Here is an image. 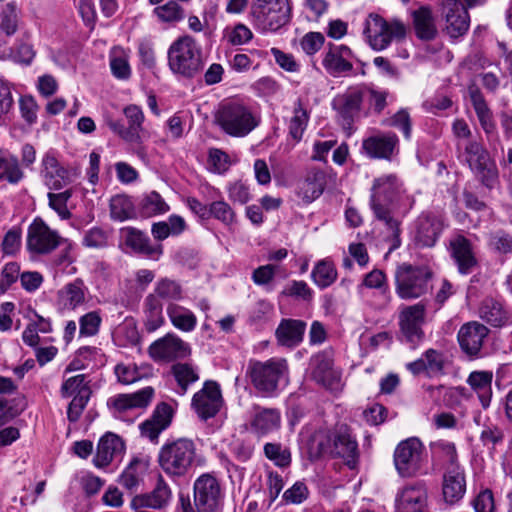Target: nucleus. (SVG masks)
<instances>
[{"label":"nucleus","instance_id":"ea45409f","mask_svg":"<svg viewBox=\"0 0 512 512\" xmlns=\"http://www.w3.org/2000/svg\"><path fill=\"white\" fill-rule=\"evenodd\" d=\"M25 174L18 157L9 151L0 150V181L18 184Z\"/></svg>","mask_w":512,"mask_h":512},{"label":"nucleus","instance_id":"6e6d98bb","mask_svg":"<svg viewBox=\"0 0 512 512\" xmlns=\"http://www.w3.org/2000/svg\"><path fill=\"white\" fill-rule=\"evenodd\" d=\"M154 14L163 23H177L184 19V9L175 1H168L154 9Z\"/></svg>","mask_w":512,"mask_h":512},{"label":"nucleus","instance_id":"f8f14e48","mask_svg":"<svg viewBox=\"0 0 512 512\" xmlns=\"http://www.w3.org/2000/svg\"><path fill=\"white\" fill-rule=\"evenodd\" d=\"M62 237L57 230L40 217L29 224L26 234V249L31 256H46L54 252L62 243Z\"/></svg>","mask_w":512,"mask_h":512},{"label":"nucleus","instance_id":"f03ea898","mask_svg":"<svg viewBox=\"0 0 512 512\" xmlns=\"http://www.w3.org/2000/svg\"><path fill=\"white\" fill-rule=\"evenodd\" d=\"M123 114L127 120L125 126L120 120L108 118L106 123L108 127L129 144L130 151L141 161H147V147L144 141L149 138V133L144 129L143 123L145 115L141 107L130 104L123 108Z\"/></svg>","mask_w":512,"mask_h":512},{"label":"nucleus","instance_id":"0eeeda50","mask_svg":"<svg viewBox=\"0 0 512 512\" xmlns=\"http://www.w3.org/2000/svg\"><path fill=\"white\" fill-rule=\"evenodd\" d=\"M196 445L193 440L179 438L164 444L158 454L161 469L169 476H184L196 460Z\"/></svg>","mask_w":512,"mask_h":512},{"label":"nucleus","instance_id":"7c9ffc66","mask_svg":"<svg viewBox=\"0 0 512 512\" xmlns=\"http://www.w3.org/2000/svg\"><path fill=\"white\" fill-rule=\"evenodd\" d=\"M451 256L455 261L459 273L470 274L477 265L470 240L462 235H457L450 241Z\"/></svg>","mask_w":512,"mask_h":512},{"label":"nucleus","instance_id":"6e6552de","mask_svg":"<svg viewBox=\"0 0 512 512\" xmlns=\"http://www.w3.org/2000/svg\"><path fill=\"white\" fill-rule=\"evenodd\" d=\"M431 278L428 266L402 263L395 271L396 294L404 300L419 298L429 291Z\"/></svg>","mask_w":512,"mask_h":512},{"label":"nucleus","instance_id":"052dcab7","mask_svg":"<svg viewBox=\"0 0 512 512\" xmlns=\"http://www.w3.org/2000/svg\"><path fill=\"white\" fill-rule=\"evenodd\" d=\"M22 246V230L19 226L9 229L1 243V250L4 255L17 254Z\"/></svg>","mask_w":512,"mask_h":512},{"label":"nucleus","instance_id":"f257e3e1","mask_svg":"<svg viewBox=\"0 0 512 512\" xmlns=\"http://www.w3.org/2000/svg\"><path fill=\"white\" fill-rule=\"evenodd\" d=\"M247 375L255 390L265 398L277 397L289 383V369L285 359L251 361Z\"/></svg>","mask_w":512,"mask_h":512},{"label":"nucleus","instance_id":"4468645a","mask_svg":"<svg viewBox=\"0 0 512 512\" xmlns=\"http://www.w3.org/2000/svg\"><path fill=\"white\" fill-rule=\"evenodd\" d=\"M464 156L465 161L471 170L477 174L481 182L492 188L497 179V171L487 150L479 142L469 141L465 145Z\"/></svg>","mask_w":512,"mask_h":512},{"label":"nucleus","instance_id":"7ed1b4c3","mask_svg":"<svg viewBox=\"0 0 512 512\" xmlns=\"http://www.w3.org/2000/svg\"><path fill=\"white\" fill-rule=\"evenodd\" d=\"M319 455L343 458L350 468H354L358 458V445L350 430L344 426L335 429H319L312 440Z\"/></svg>","mask_w":512,"mask_h":512},{"label":"nucleus","instance_id":"58836bf2","mask_svg":"<svg viewBox=\"0 0 512 512\" xmlns=\"http://www.w3.org/2000/svg\"><path fill=\"white\" fill-rule=\"evenodd\" d=\"M492 371H473L467 378V383L477 394L483 408L490 405L492 398Z\"/></svg>","mask_w":512,"mask_h":512},{"label":"nucleus","instance_id":"c756f323","mask_svg":"<svg viewBox=\"0 0 512 512\" xmlns=\"http://www.w3.org/2000/svg\"><path fill=\"white\" fill-rule=\"evenodd\" d=\"M125 443L122 438L112 432L105 433L98 441L93 463L97 468L110 465L115 459L122 457Z\"/></svg>","mask_w":512,"mask_h":512},{"label":"nucleus","instance_id":"c9c22d12","mask_svg":"<svg viewBox=\"0 0 512 512\" xmlns=\"http://www.w3.org/2000/svg\"><path fill=\"white\" fill-rule=\"evenodd\" d=\"M442 230L443 223L438 217L424 215L418 221L416 241L423 247H432L435 245Z\"/></svg>","mask_w":512,"mask_h":512},{"label":"nucleus","instance_id":"603ef678","mask_svg":"<svg viewBox=\"0 0 512 512\" xmlns=\"http://www.w3.org/2000/svg\"><path fill=\"white\" fill-rule=\"evenodd\" d=\"M110 68L116 78L128 79L131 75L128 52L123 48L115 47L110 55Z\"/></svg>","mask_w":512,"mask_h":512},{"label":"nucleus","instance_id":"13d9d810","mask_svg":"<svg viewBox=\"0 0 512 512\" xmlns=\"http://www.w3.org/2000/svg\"><path fill=\"white\" fill-rule=\"evenodd\" d=\"M422 356L427 366L428 376H438L444 374L446 356L443 352L429 348L423 353Z\"/></svg>","mask_w":512,"mask_h":512},{"label":"nucleus","instance_id":"2f4dec72","mask_svg":"<svg viewBox=\"0 0 512 512\" xmlns=\"http://www.w3.org/2000/svg\"><path fill=\"white\" fill-rule=\"evenodd\" d=\"M121 233L125 238V243L133 251L146 255L152 259H158L163 253L161 244L153 245L149 237L132 227H125L121 229Z\"/></svg>","mask_w":512,"mask_h":512},{"label":"nucleus","instance_id":"393cba45","mask_svg":"<svg viewBox=\"0 0 512 512\" xmlns=\"http://www.w3.org/2000/svg\"><path fill=\"white\" fill-rule=\"evenodd\" d=\"M312 378L327 388H334L340 381L341 373L333 367V351L324 350L315 354L310 361Z\"/></svg>","mask_w":512,"mask_h":512},{"label":"nucleus","instance_id":"a211bd4d","mask_svg":"<svg viewBox=\"0 0 512 512\" xmlns=\"http://www.w3.org/2000/svg\"><path fill=\"white\" fill-rule=\"evenodd\" d=\"M150 357L158 362H172L185 358L189 355L190 349L180 337L168 333L164 337L154 341L148 348Z\"/></svg>","mask_w":512,"mask_h":512},{"label":"nucleus","instance_id":"338daca9","mask_svg":"<svg viewBox=\"0 0 512 512\" xmlns=\"http://www.w3.org/2000/svg\"><path fill=\"white\" fill-rule=\"evenodd\" d=\"M91 396V392H87L86 390H83L80 395H75L70 402L67 410V417L70 422H76L83 410L85 409L89 399Z\"/></svg>","mask_w":512,"mask_h":512},{"label":"nucleus","instance_id":"bb28decb","mask_svg":"<svg viewBox=\"0 0 512 512\" xmlns=\"http://www.w3.org/2000/svg\"><path fill=\"white\" fill-rule=\"evenodd\" d=\"M466 493V477L460 465L447 466L442 477V496L448 505L460 502Z\"/></svg>","mask_w":512,"mask_h":512},{"label":"nucleus","instance_id":"79ce46f5","mask_svg":"<svg viewBox=\"0 0 512 512\" xmlns=\"http://www.w3.org/2000/svg\"><path fill=\"white\" fill-rule=\"evenodd\" d=\"M166 313L171 324L182 332H191L197 325L195 314L180 304L167 305Z\"/></svg>","mask_w":512,"mask_h":512},{"label":"nucleus","instance_id":"774afa93","mask_svg":"<svg viewBox=\"0 0 512 512\" xmlns=\"http://www.w3.org/2000/svg\"><path fill=\"white\" fill-rule=\"evenodd\" d=\"M208 165L211 171L223 173L229 168V157L220 149H210L208 155Z\"/></svg>","mask_w":512,"mask_h":512},{"label":"nucleus","instance_id":"423d86ee","mask_svg":"<svg viewBox=\"0 0 512 512\" xmlns=\"http://www.w3.org/2000/svg\"><path fill=\"white\" fill-rule=\"evenodd\" d=\"M254 27L261 33H276L292 19L291 0H254L251 6Z\"/></svg>","mask_w":512,"mask_h":512},{"label":"nucleus","instance_id":"bf43d9fd","mask_svg":"<svg viewBox=\"0 0 512 512\" xmlns=\"http://www.w3.org/2000/svg\"><path fill=\"white\" fill-rule=\"evenodd\" d=\"M264 454L278 467H288L291 463L290 450L279 443H266Z\"/></svg>","mask_w":512,"mask_h":512},{"label":"nucleus","instance_id":"aec40b11","mask_svg":"<svg viewBox=\"0 0 512 512\" xmlns=\"http://www.w3.org/2000/svg\"><path fill=\"white\" fill-rule=\"evenodd\" d=\"M222 394L215 381H206L203 388L194 394L192 407L202 420L214 417L222 406Z\"/></svg>","mask_w":512,"mask_h":512},{"label":"nucleus","instance_id":"09e8293b","mask_svg":"<svg viewBox=\"0 0 512 512\" xmlns=\"http://www.w3.org/2000/svg\"><path fill=\"white\" fill-rule=\"evenodd\" d=\"M110 216L115 221H126L136 217V210L127 195H115L110 200Z\"/></svg>","mask_w":512,"mask_h":512},{"label":"nucleus","instance_id":"c85d7f7f","mask_svg":"<svg viewBox=\"0 0 512 512\" xmlns=\"http://www.w3.org/2000/svg\"><path fill=\"white\" fill-rule=\"evenodd\" d=\"M488 333V328L479 322L473 321L462 325L457 335L462 351L472 357L478 356Z\"/></svg>","mask_w":512,"mask_h":512},{"label":"nucleus","instance_id":"20e7f679","mask_svg":"<svg viewBox=\"0 0 512 512\" xmlns=\"http://www.w3.org/2000/svg\"><path fill=\"white\" fill-rule=\"evenodd\" d=\"M167 56L170 70L188 79L199 74L205 64L201 46L189 35L176 39L170 45Z\"/></svg>","mask_w":512,"mask_h":512},{"label":"nucleus","instance_id":"c03bdc74","mask_svg":"<svg viewBox=\"0 0 512 512\" xmlns=\"http://www.w3.org/2000/svg\"><path fill=\"white\" fill-rule=\"evenodd\" d=\"M86 287L82 280L76 279L59 291V301L64 309L74 310L85 302Z\"/></svg>","mask_w":512,"mask_h":512},{"label":"nucleus","instance_id":"ddd939ff","mask_svg":"<svg viewBox=\"0 0 512 512\" xmlns=\"http://www.w3.org/2000/svg\"><path fill=\"white\" fill-rule=\"evenodd\" d=\"M193 499L198 512H218L224 492L220 481L211 473H203L193 483Z\"/></svg>","mask_w":512,"mask_h":512},{"label":"nucleus","instance_id":"8fccbe9b","mask_svg":"<svg viewBox=\"0 0 512 512\" xmlns=\"http://www.w3.org/2000/svg\"><path fill=\"white\" fill-rule=\"evenodd\" d=\"M313 282L321 289L332 285L337 279V271L329 260L319 261L311 272Z\"/></svg>","mask_w":512,"mask_h":512},{"label":"nucleus","instance_id":"69168bd1","mask_svg":"<svg viewBox=\"0 0 512 512\" xmlns=\"http://www.w3.org/2000/svg\"><path fill=\"white\" fill-rule=\"evenodd\" d=\"M18 15L14 3H7L0 17V28L8 36L17 31Z\"/></svg>","mask_w":512,"mask_h":512},{"label":"nucleus","instance_id":"9b49d317","mask_svg":"<svg viewBox=\"0 0 512 512\" xmlns=\"http://www.w3.org/2000/svg\"><path fill=\"white\" fill-rule=\"evenodd\" d=\"M394 466L403 478L423 474L426 465V453L423 443L416 437L401 441L394 450Z\"/></svg>","mask_w":512,"mask_h":512},{"label":"nucleus","instance_id":"49530a36","mask_svg":"<svg viewBox=\"0 0 512 512\" xmlns=\"http://www.w3.org/2000/svg\"><path fill=\"white\" fill-rule=\"evenodd\" d=\"M169 209V205L156 191L144 194L139 203V212L141 216L146 218L164 214Z\"/></svg>","mask_w":512,"mask_h":512},{"label":"nucleus","instance_id":"2eb2a0df","mask_svg":"<svg viewBox=\"0 0 512 512\" xmlns=\"http://www.w3.org/2000/svg\"><path fill=\"white\" fill-rule=\"evenodd\" d=\"M399 137L392 131L376 132L363 139L361 149L370 159L392 161L399 155Z\"/></svg>","mask_w":512,"mask_h":512},{"label":"nucleus","instance_id":"412c9836","mask_svg":"<svg viewBox=\"0 0 512 512\" xmlns=\"http://www.w3.org/2000/svg\"><path fill=\"white\" fill-rule=\"evenodd\" d=\"M428 489L424 481L404 485L397 493L395 507L397 512H423L427 506Z\"/></svg>","mask_w":512,"mask_h":512},{"label":"nucleus","instance_id":"f3484780","mask_svg":"<svg viewBox=\"0 0 512 512\" xmlns=\"http://www.w3.org/2000/svg\"><path fill=\"white\" fill-rule=\"evenodd\" d=\"M425 311L426 307L421 302L406 306L400 311V331L407 342L415 345L424 338L422 325L425 321Z\"/></svg>","mask_w":512,"mask_h":512},{"label":"nucleus","instance_id":"e2e57ef3","mask_svg":"<svg viewBox=\"0 0 512 512\" xmlns=\"http://www.w3.org/2000/svg\"><path fill=\"white\" fill-rule=\"evenodd\" d=\"M83 390L91 392L88 382H86V376L79 374L64 381L61 386V395L64 398H68L72 395H80Z\"/></svg>","mask_w":512,"mask_h":512},{"label":"nucleus","instance_id":"e433bc0d","mask_svg":"<svg viewBox=\"0 0 512 512\" xmlns=\"http://www.w3.org/2000/svg\"><path fill=\"white\" fill-rule=\"evenodd\" d=\"M480 317L494 327L512 324V314L503 305L492 298L485 299L479 309Z\"/></svg>","mask_w":512,"mask_h":512},{"label":"nucleus","instance_id":"de8ad7c7","mask_svg":"<svg viewBox=\"0 0 512 512\" xmlns=\"http://www.w3.org/2000/svg\"><path fill=\"white\" fill-rule=\"evenodd\" d=\"M172 374L177 382V393L184 395L189 386L199 380L197 370L188 363H176L172 366Z\"/></svg>","mask_w":512,"mask_h":512},{"label":"nucleus","instance_id":"4be33fe9","mask_svg":"<svg viewBox=\"0 0 512 512\" xmlns=\"http://www.w3.org/2000/svg\"><path fill=\"white\" fill-rule=\"evenodd\" d=\"M40 176L50 190H61L72 183L70 171L60 163L53 151L43 155Z\"/></svg>","mask_w":512,"mask_h":512},{"label":"nucleus","instance_id":"5701e85b","mask_svg":"<svg viewBox=\"0 0 512 512\" xmlns=\"http://www.w3.org/2000/svg\"><path fill=\"white\" fill-rule=\"evenodd\" d=\"M441 14L445 20V32L451 38L463 36L469 29L470 16L468 8L457 0H446L442 3Z\"/></svg>","mask_w":512,"mask_h":512},{"label":"nucleus","instance_id":"37998d69","mask_svg":"<svg viewBox=\"0 0 512 512\" xmlns=\"http://www.w3.org/2000/svg\"><path fill=\"white\" fill-rule=\"evenodd\" d=\"M412 16L417 37L422 40H432L437 34V29L431 9L422 6L415 10Z\"/></svg>","mask_w":512,"mask_h":512},{"label":"nucleus","instance_id":"a18cd8bd","mask_svg":"<svg viewBox=\"0 0 512 512\" xmlns=\"http://www.w3.org/2000/svg\"><path fill=\"white\" fill-rule=\"evenodd\" d=\"M146 464L140 459H133L118 478V483L125 489L134 492L143 482Z\"/></svg>","mask_w":512,"mask_h":512},{"label":"nucleus","instance_id":"5fc2aeb1","mask_svg":"<svg viewBox=\"0 0 512 512\" xmlns=\"http://www.w3.org/2000/svg\"><path fill=\"white\" fill-rule=\"evenodd\" d=\"M431 450L435 460L444 462L447 466L459 465L457 463V451L454 443L439 440L432 443Z\"/></svg>","mask_w":512,"mask_h":512},{"label":"nucleus","instance_id":"680f3d73","mask_svg":"<svg viewBox=\"0 0 512 512\" xmlns=\"http://www.w3.org/2000/svg\"><path fill=\"white\" fill-rule=\"evenodd\" d=\"M102 319L97 311H91L79 319V334L84 337L95 336L99 332Z\"/></svg>","mask_w":512,"mask_h":512},{"label":"nucleus","instance_id":"3c124183","mask_svg":"<svg viewBox=\"0 0 512 512\" xmlns=\"http://www.w3.org/2000/svg\"><path fill=\"white\" fill-rule=\"evenodd\" d=\"M113 337L120 345H137L140 336L134 319L125 318V320L115 328Z\"/></svg>","mask_w":512,"mask_h":512},{"label":"nucleus","instance_id":"b1692460","mask_svg":"<svg viewBox=\"0 0 512 512\" xmlns=\"http://www.w3.org/2000/svg\"><path fill=\"white\" fill-rule=\"evenodd\" d=\"M172 489L162 475H159L154 488L147 493L138 494L131 501V508L163 510L167 508L172 500Z\"/></svg>","mask_w":512,"mask_h":512},{"label":"nucleus","instance_id":"473e14b6","mask_svg":"<svg viewBox=\"0 0 512 512\" xmlns=\"http://www.w3.org/2000/svg\"><path fill=\"white\" fill-rule=\"evenodd\" d=\"M253 409L254 415L251 420V428L256 434L265 436L280 429L281 413L277 408H265L255 405Z\"/></svg>","mask_w":512,"mask_h":512},{"label":"nucleus","instance_id":"f704fd0d","mask_svg":"<svg viewBox=\"0 0 512 512\" xmlns=\"http://www.w3.org/2000/svg\"><path fill=\"white\" fill-rule=\"evenodd\" d=\"M306 323L301 320L283 319L276 329L277 341L282 346L295 347L303 340Z\"/></svg>","mask_w":512,"mask_h":512},{"label":"nucleus","instance_id":"9d476101","mask_svg":"<svg viewBox=\"0 0 512 512\" xmlns=\"http://www.w3.org/2000/svg\"><path fill=\"white\" fill-rule=\"evenodd\" d=\"M363 33L373 50L382 51L392 41L405 39L407 28L399 20L388 22L378 14H370L365 21Z\"/></svg>","mask_w":512,"mask_h":512},{"label":"nucleus","instance_id":"1a4fd4ad","mask_svg":"<svg viewBox=\"0 0 512 512\" xmlns=\"http://www.w3.org/2000/svg\"><path fill=\"white\" fill-rule=\"evenodd\" d=\"M370 205H401L409 212L414 204L401 179L394 173L381 175L373 180L370 189Z\"/></svg>","mask_w":512,"mask_h":512},{"label":"nucleus","instance_id":"a19ab883","mask_svg":"<svg viewBox=\"0 0 512 512\" xmlns=\"http://www.w3.org/2000/svg\"><path fill=\"white\" fill-rule=\"evenodd\" d=\"M143 323L147 332H154L165 323L163 304L148 294L143 302Z\"/></svg>","mask_w":512,"mask_h":512},{"label":"nucleus","instance_id":"864d4df0","mask_svg":"<svg viewBox=\"0 0 512 512\" xmlns=\"http://www.w3.org/2000/svg\"><path fill=\"white\" fill-rule=\"evenodd\" d=\"M309 121V114L305 108H303L302 103L298 101L295 104L293 110V116L289 123V134L295 141H300L302 139L303 133L306 130L307 124Z\"/></svg>","mask_w":512,"mask_h":512},{"label":"nucleus","instance_id":"a878e982","mask_svg":"<svg viewBox=\"0 0 512 512\" xmlns=\"http://www.w3.org/2000/svg\"><path fill=\"white\" fill-rule=\"evenodd\" d=\"M154 395V389L145 387L135 393L118 394L107 401V405L114 417L120 418L129 410L146 408Z\"/></svg>","mask_w":512,"mask_h":512},{"label":"nucleus","instance_id":"72a5a7b5","mask_svg":"<svg viewBox=\"0 0 512 512\" xmlns=\"http://www.w3.org/2000/svg\"><path fill=\"white\" fill-rule=\"evenodd\" d=\"M326 185L325 173L321 169L311 168L305 179L299 184L297 195L304 203H311L323 193Z\"/></svg>","mask_w":512,"mask_h":512},{"label":"nucleus","instance_id":"0e129e2a","mask_svg":"<svg viewBox=\"0 0 512 512\" xmlns=\"http://www.w3.org/2000/svg\"><path fill=\"white\" fill-rule=\"evenodd\" d=\"M210 216H213L225 225H232L236 221L233 209L225 201L212 202L210 204Z\"/></svg>","mask_w":512,"mask_h":512},{"label":"nucleus","instance_id":"4d7b16f0","mask_svg":"<svg viewBox=\"0 0 512 512\" xmlns=\"http://www.w3.org/2000/svg\"><path fill=\"white\" fill-rule=\"evenodd\" d=\"M72 194V189H66L58 193L49 192L47 195L49 207L53 209L63 220L71 217V212L67 207V202L71 198Z\"/></svg>","mask_w":512,"mask_h":512},{"label":"nucleus","instance_id":"dca6fc26","mask_svg":"<svg viewBox=\"0 0 512 512\" xmlns=\"http://www.w3.org/2000/svg\"><path fill=\"white\" fill-rule=\"evenodd\" d=\"M374 218L384 227L391 249L401 245V224L408 212L401 205H370Z\"/></svg>","mask_w":512,"mask_h":512},{"label":"nucleus","instance_id":"39448f33","mask_svg":"<svg viewBox=\"0 0 512 512\" xmlns=\"http://www.w3.org/2000/svg\"><path fill=\"white\" fill-rule=\"evenodd\" d=\"M215 123L229 136L241 138L250 134L259 125L260 119L248 106L227 101L219 105Z\"/></svg>","mask_w":512,"mask_h":512},{"label":"nucleus","instance_id":"4c0bfd02","mask_svg":"<svg viewBox=\"0 0 512 512\" xmlns=\"http://www.w3.org/2000/svg\"><path fill=\"white\" fill-rule=\"evenodd\" d=\"M149 294L159 302H165L167 306L179 304L178 302L184 298V289L178 281L165 277L155 283L153 292Z\"/></svg>","mask_w":512,"mask_h":512},{"label":"nucleus","instance_id":"cd10ccee","mask_svg":"<svg viewBox=\"0 0 512 512\" xmlns=\"http://www.w3.org/2000/svg\"><path fill=\"white\" fill-rule=\"evenodd\" d=\"M352 57L353 53L348 46L329 44L324 53L322 65L329 75L344 76L353 70Z\"/></svg>","mask_w":512,"mask_h":512},{"label":"nucleus","instance_id":"6ab92c4d","mask_svg":"<svg viewBox=\"0 0 512 512\" xmlns=\"http://www.w3.org/2000/svg\"><path fill=\"white\" fill-rule=\"evenodd\" d=\"M363 93L359 89H350L337 95L333 101V109L337 112V118L345 130H352L354 121L359 117Z\"/></svg>","mask_w":512,"mask_h":512}]
</instances>
